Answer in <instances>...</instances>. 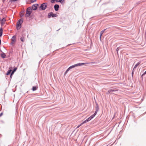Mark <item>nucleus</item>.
Segmentation results:
<instances>
[{"label":"nucleus","mask_w":146,"mask_h":146,"mask_svg":"<svg viewBox=\"0 0 146 146\" xmlns=\"http://www.w3.org/2000/svg\"><path fill=\"white\" fill-rule=\"evenodd\" d=\"M89 63H79L70 66L68 68V69L70 70L71 69L74 68L76 67L82 66L86 64H88Z\"/></svg>","instance_id":"1"},{"label":"nucleus","mask_w":146,"mask_h":146,"mask_svg":"<svg viewBox=\"0 0 146 146\" xmlns=\"http://www.w3.org/2000/svg\"><path fill=\"white\" fill-rule=\"evenodd\" d=\"M32 11V10L31 7L28 8L26 11V13L25 14V17H29Z\"/></svg>","instance_id":"2"},{"label":"nucleus","mask_w":146,"mask_h":146,"mask_svg":"<svg viewBox=\"0 0 146 146\" xmlns=\"http://www.w3.org/2000/svg\"><path fill=\"white\" fill-rule=\"evenodd\" d=\"M23 22V20L22 19H20L17 23V30H19L21 27V25Z\"/></svg>","instance_id":"3"},{"label":"nucleus","mask_w":146,"mask_h":146,"mask_svg":"<svg viewBox=\"0 0 146 146\" xmlns=\"http://www.w3.org/2000/svg\"><path fill=\"white\" fill-rule=\"evenodd\" d=\"M47 4L46 3H44L41 5L40 7V8L42 10H44L45 9L46 7Z\"/></svg>","instance_id":"4"},{"label":"nucleus","mask_w":146,"mask_h":146,"mask_svg":"<svg viewBox=\"0 0 146 146\" xmlns=\"http://www.w3.org/2000/svg\"><path fill=\"white\" fill-rule=\"evenodd\" d=\"M37 5H36V4L32 6V8H31L32 9V10H36L37 9Z\"/></svg>","instance_id":"5"},{"label":"nucleus","mask_w":146,"mask_h":146,"mask_svg":"<svg viewBox=\"0 0 146 146\" xmlns=\"http://www.w3.org/2000/svg\"><path fill=\"white\" fill-rule=\"evenodd\" d=\"M6 21L5 18H3L1 20V25L3 26L5 24V22Z\"/></svg>","instance_id":"6"},{"label":"nucleus","mask_w":146,"mask_h":146,"mask_svg":"<svg viewBox=\"0 0 146 146\" xmlns=\"http://www.w3.org/2000/svg\"><path fill=\"white\" fill-rule=\"evenodd\" d=\"M16 36H13L11 40L12 42V43H13L14 42H15L16 41Z\"/></svg>","instance_id":"7"},{"label":"nucleus","mask_w":146,"mask_h":146,"mask_svg":"<svg viewBox=\"0 0 146 146\" xmlns=\"http://www.w3.org/2000/svg\"><path fill=\"white\" fill-rule=\"evenodd\" d=\"M54 8L56 11H57L58 10L59 5H55L54 6Z\"/></svg>","instance_id":"8"},{"label":"nucleus","mask_w":146,"mask_h":146,"mask_svg":"<svg viewBox=\"0 0 146 146\" xmlns=\"http://www.w3.org/2000/svg\"><path fill=\"white\" fill-rule=\"evenodd\" d=\"M141 62H138L135 66L133 68V70L135 69L140 64Z\"/></svg>","instance_id":"9"},{"label":"nucleus","mask_w":146,"mask_h":146,"mask_svg":"<svg viewBox=\"0 0 146 146\" xmlns=\"http://www.w3.org/2000/svg\"><path fill=\"white\" fill-rule=\"evenodd\" d=\"M54 14L52 13H50L48 14V16H49V17H50L52 16V17H54L55 16Z\"/></svg>","instance_id":"10"},{"label":"nucleus","mask_w":146,"mask_h":146,"mask_svg":"<svg viewBox=\"0 0 146 146\" xmlns=\"http://www.w3.org/2000/svg\"><path fill=\"white\" fill-rule=\"evenodd\" d=\"M1 56L3 58H5L6 57V55L4 53H3L1 54Z\"/></svg>","instance_id":"11"},{"label":"nucleus","mask_w":146,"mask_h":146,"mask_svg":"<svg viewBox=\"0 0 146 146\" xmlns=\"http://www.w3.org/2000/svg\"><path fill=\"white\" fill-rule=\"evenodd\" d=\"M3 33V29L2 28L0 29V37H1L2 34Z\"/></svg>","instance_id":"12"},{"label":"nucleus","mask_w":146,"mask_h":146,"mask_svg":"<svg viewBox=\"0 0 146 146\" xmlns=\"http://www.w3.org/2000/svg\"><path fill=\"white\" fill-rule=\"evenodd\" d=\"M11 71H12V70H11V69H10V70H9L7 72V74H6L7 75H9L10 74V73L11 72Z\"/></svg>","instance_id":"13"},{"label":"nucleus","mask_w":146,"mask_h":146,"mask_svg":"<svg viewBox=\"0 0 146 146\" xmlns=\"http://www.w3.org/2000/svg\"><path fill=\"white\" fill-rule=\"evenodd\" d=\"M114 91V90H110L108 91V92H107V94H110V93L111 92H113Z\"/></svg>","instance_id":"14"},{"label":"nucleus","mask_w":146,"mask_h":146,"mask_svg":"<svg viewBox=\"0 0 146 146\" xmlns=\"http://www.w3.org/2000/svg\"><path fill=\"white\" fill-rule=\"evenodd\" d=\"M99 110L98 106V104H96V110L97 111H98Z\"/></svg>","instance_id":"15"},{"label":"nucleus","mask_w":146,"mask_h":146,"mask_svg":"<svg viewBox=\"0 0 146 146\" xmlns=\"http://www.w3.org/2000/svg\"><path fill=\"white\" fill-rule=\"evenodd\" d=\"M106 30V29H104L102 31L100 32V34H101V35H102L103 33L105 31V30Z\"/></svg>","instance_id":"16"},{"label":"nucleus","mask_w":146,"mask_h":146,"mask_svg":"<svg viewBox=\"0 0 146 146\" xmlns=\"http://www.w3.org/2000/svg\"><path fill=\"white\" fill-rule=\"evenodd\" d=\"M20 40L21 41H22L23 42L25 40L24 38L23 37H21L20 38Z\"/></svg>","instance_id":"17"},{"label":"nucleus","mask_w":146,"mask_h":146,"mask_svg":"<svg viewBox=\"0 0 146 146\" xmlns=\"http://www.w3.org/2000/svg\"><path fill=\"white\" fill-rule=\"evenodd\" d=\"M36 90V88L35 86H33L32 88L33 91H35Z\"/></svg>","instance_id":"18"},{"label":"nucleus","mask_w":146,"mask_h":146,"mask_svg":"<svg viewBox=\"0 0 146 146\" xmlns=\"http://www.w3.org/2000/svg\"><path fill=\"white\" fill-rule=\"evenodd\" d=\"M88 122L87 120V119H86V120H85L82 123V124H83L86 122Z\"/></svg>","instance_id":"19"},{"label":"nucleus","mask_w":146,"mask_h":146,"mask_svg":"<svg viewBox=\"0 0 146 146\" xmlns=\"http://www.w3.org/2000/svg\"><path fill=\"white\" fill-rule=\"evenodd\" d=\"M57 1H58L60 3H63L64 0H56Z\"/></svg>","instance_id":"20"},{"label":"nucleus","mask_w":146,"mask_h":146,"mask_svg":"<svg viewBox=\"0 0 146 146\" xmlns=\"http://www.w3.org/2000/svg\"><path fill=\"white\" fill-rule=\"evenodd\" d=\"M95 116V114H94L92 115L90 117L92 119Z\"/></svg>","instance_id":"21"},{"label":"nucleus","mask_w":146,"mask_h":146,"mask_svg":"<svg viewBox=\"0 0 146 146\" xmlns=\"http://www.w3.org/2000/svg\"><path fill=\"white\" fill-rule=\"evenodd\" d=\"M92 119L91 118V117H89L87 119L88 121H90Z\"/></svg>","instance_id":"22"},{"label":"nucleus","mask_w":146,"mask_h":146,"mask_svg":"<svg viewBox=\"0 0 146 146\" xmlns=\"http://www.w3.org/2000/svg\"><path fill=\"white\" fill-rule=\"evenodd\" d=\"M15 72H14L13 71L11 73V76H10V77L11 78V76H12V75Z\"/></svg>","instance_id":"23"},{"label":"nucleus","mask_w":146,"mask_h":146,"mask_svg":"<svg viewBox=\"0 0 146 146\" xmlns=\"http://www.w3.org/2000/svg\"><path fill=\"white\" fill-rule=\"evenodd\" d=\"M82 124V123L81 124H80V125H78V126H77V128H78L80 126H81Z\"/></svg>","instance_id":"24"},{"label":"nucleus","mask_w":146,"mask_h":146,"mask_svg":"<svg viewBox=\"0 0 146 146\" xmlns=\"http://www.w3.org/2000/svg\"><path fill=\"white\" fill-rule=\"evenodd\" d=\"M98 111H97V110H96L95 113H94V114H95V115H96V114L97 112H98Z\"/></svg>","instance_id":"25"},{"label":"nucleus","mask_w":146,"mask_h":146,"mask_svg":"<svg viewBox=\"0 0 146 146\" xmlns=\"http://www.w3.org/2000/svg\"><path fill=\"white\" fill-rule=\"evenodd\" d=\"M119 50V47L117 48L116 49V50L117 51V53H118V51Z\"/></svg>","instance_id":"26"},{"label":"nucleus","mask_w":146,"mask_h":146,"mask_svg":"<svg viewBox=\"0 0 146 146\" xmlns=\"http://www.w3.org/2000/svg\"><path fill=\"white\" fill-rule=\"evenodd\" d=\"M17 69V68H15L14 69L13 71H14V72H15L16 70Z\"/></svg>","instance_id":"27"},{"label":"nucleus","mask_w":146,"mask_h":146,"mask_svg":"<svg viewBox=\"0 0 146 146\" xmlns=\"http://www.w3.org/2000/svg\"><path fill=\"white\" fill-rule=\"evenodd\" d=\"M3 115V113H1L0 114V117H1V116Z\"/></svg>","instance_id":"28"},{"label":"nucleus","mask_w":146,"mask_h":146,"mask_svg":"<svg viewBox=\"0 0 146 146\" xmlns=\"http://www.w3.org/2000/svg\"><path fill=\"white\" fill-rule=\"evenodd\" d=\"M69 70H69L68 69V68L67 70H66V72H67Z\"/></svg>","instance_id":"29"},{"label":"nucleus","mask_w":146,"mask_h":146,"mask_svg":"<svg viewBox=\"0 0 146 146\" xmlns=\"http://www.w3.org/2000/svg\"><path fill=\"white\" fill-rule=\"evenodd\" d=\"M145 74H146V71L144 72V73L143 74V75H145Z\"/></svg>","instance_id":"30"},{"label":"nucleus","mask_w":146,"mask_h":146,"mask_svg":"<svg viewBox=\"0 0 146 146\" xmlns=\"http://www.w3.org/2000/svg\"><path fill=\"white\" fill-rule=\"evenodd\" d=\"M102 35H101V34H100V39H101Z\"/></svg>","instance_id":"31"},{"label":"nucleus","mask_w":146,"mask_h":146,"mask_svg":"<svg viewBox=\"0 0 146 146\" xmlns=\"http://www.w3.org/2000/svg\"><path fill=\"white\" fill-rule=\"evenodd\" d=\"M4 2L5 1V0H2Z\"/></svg>","instance_id":"32"}]
</instances>
